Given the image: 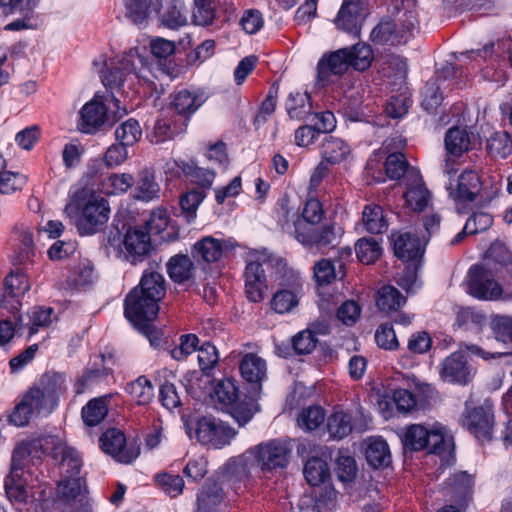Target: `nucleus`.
<instances>
[{"mask_svg":"<svg viewBox=\"0 0 512 512\" xmlns=\"http://www.w3.org/2000/svg\"><path fill=\"white\" fill-rule=\"evenodd\" d=\"M66 376L55 371L45 372L22 396L9 415V422L26 426L34 416H48L58 406L66 391Z\"/></svg>","mask_w":512,"mask_h":512,"instance_id":"f257e3e1","label":"nucleus"},{"mask_svg":"<svg viewBox=\"0 0 512 512\" xmlns=\"http://www.w3.org/2000/svg\"><path fill=\"white\" fill-rule=\"evenodd\" d=\"M272 267L276 268L273 280L279 286L295 287L298 284V273L286 262L265 253H255L247 260L244 271L245 294L249 301L258 303L264 299L268 288L265 269Z\"/></svg>","mask_w":512,"mask_h":512,"instance_id":"f03ea898","label":"nucleus"},{"mask_svg":"<svg viewBox=\"0 0 512 512\" xmlns=\"http://www.w3.org/2000/svg\"><path fill=\"white\" fill-rule=\"evenodd\" d=\"M64 212L74 220L80 234L92 235L108 222L110 207L105 198L80 189L74 193Z\"/></svg>","mask_w":512,"mask_h":512,"instance_id":"7ed1b4c3","label":"nucleus"},{"mask_svg":"<svg viewBox=\"0 0 512 512\" xmlns=\"http://www.w3.org/2000/svg\"><path fill=\"white\" fill-rule=\"evenodd\" d=\"M31 453L41 451L43 454L50 455L59 467L63 477L78 476L82 466V460L79 453L68 447L59 437L53 435H43L32 440L26 441Z\"/></svg>","mask_w":512,"mask_h":512,"instance_id":"20e7f679","label":"nucleus"},{"mask_svg":"<svg viewBox=\"0 0 512 512\" xmlns=\"http://www.w3.org/2000/svg\"><path fill=\"white\" fill-rule=\"evenodd\" d=\"M257 470L271 472L285 468L290 461L292 446L287 439H272L247 450Z\"/></svg>","mask_w":512,"mask_h":512,"instance_id":"39448f33","label":"nucleus"},{"mask_svg":"<svg viewBox=\"0 0 512 512\" xmlns=\"http://www.w3.org/2000/svg\"><path fill=\"white\" fill-rule=\"evenodd\" d=\"M467 292L476 299L494 301L502 298V287L483 266L472 265L466 277Z\"/></svg>","mask_w":512,"mask_h":512,"instance_id":"423d86ee","label":"nucleus"},{"mask_svg":"<svg viewBox=\"0 0 512 512\" xmlns=\"http://www.w3.org/2000/svg\"><path fill=\"white\" fill-rule=\"evenodd\" d=\"M29 454H31V451L26 441L21 442L15 447L11 460V472L4 481L8 498L23 504L27 503L30 498V492L21 480L23 461Z\"/></svg>","mask_w":512,"mask_h":512,"instance_id":"0eeeda50","label":"nucleus"},{"mask_svg":"<svg viewBox=\"0 0 512 512\" xmlns=\"http://www.w3.org/2000/svg\"><path fill=\"white\" fill-rule=\"evenodd\" d=\"M120 243L123 246L121 253L124 259L132 265L146 260L153 250L150 232L143 226L129 228Z\"/></svg>","mask_w":512,"mask_h":512,"instance_id":"6e6552de","label":"nucleus"},{"mask_svg":"<svg viewBox=\"0 0 512 512\" xmlns=\"http://www.w3.org/2000/svg\"><path fill=\"white\" fill-rule=\"evenodd\" d=\"M158 312L159 302L137 289H132L125 297L124 314L134 326L154 321Z\"/></svg>","mask_w":512,"mask_h":512,"instance_id":"1a4fd4ad","label":"nucleus"},{"mask_svg":"<svg viewBox=\"0 0 512 512\" xmlns=\"http://www.w3.org/2000/svg\"><path fill=\"white\" fill-rule=\"evenodd\" d=\"M236 431L228 424L210 417H202L197 421L196 437L199 442L222 448L230 444Z\"/></svg>","mask_w":512,"mask_h":512,"instance_id":"9d476101","label":"nucleus"},{"mask_svg":"<svg viewBox=\"0 0 512 512\" xmlns=\"http://www.w3.org/2000/svg\"><path fill=\"white\" fill-rule=\"evenodd\" d=\"M256 470L255 463L246 451L226 463L223 477L236 493H240L247 488Z\"/></svg>","mask_w":512,"mask_h":512,"instance_id":"9b49d317","label":"nucleus"},{"mask_svg":"<svg viewBox=\"0 0 512 512\" xmlns=\"http://www.w3.org/2000/svg\"><path fill=\"white\" fill-rule=\"evenodd\" d=\"M461 422L471 434L479 441H489L492 438L494 414L491 406H478L466 409Z\"/></svg>","mask_w":512,"mask_h":512,"instance_id":"f8f14e48","label":"nucleus"},{"mask_svg":"<svg viewBox=\"0 0 512 512\" xmlns=\"http://www.w3.org/2000/svg\"><path fill=\"white\" fill-rule=\"evenodd\" d=\"M4 286V294L0 300V311L7 310L9 313L16 315L21 306L19 297L30 289L28 278L21 272H11L6 276ZM0 316L3 317L5 314L0 312ZM19 320L21 318L15 316V321L18 322Z\"/></svg>","mask_w":512,"mask_h":512,"instance_id":"ddd939ff","label":"nucleus"},{"mask_svg":"<svg viewBox=\"0 0 512 512\" xmlns=\"http://www.w3.org/2000/svg\"><path fill=\"white\" fill-rule=\"evenodd\" d=\"M473 376L474 369L462 351L450 354L441 364L440 377L445 382L466 385Z\"/></svg>","mask_w":512,"mask_h":512,"instance_id":"4468645a","label":"nucleus"},{"mask_svg":"<svg viewBox=\"0 0 512 512\" xmlns=\"http://www.w3.org/2000/svg\"><path fill=\"white\" fill-rule=\"evenodd\" d=\"M479 175L472 170L464 171L457 179L456 184L450 183L447 187L449 197L460 204L472 202L481 191Z\"/></svg>","mask_w":512,"mask_h":512,"instance_id":"2eb2a0df","label":"nucleus"},{"mask_svg":"<svg viewBox=\"0 0 512 512\" xmlns=\"http://www.w3.org/2000/svg\"><path fill=\"white\" fill-rule=\"evenodd\" d=\"M363 15L364 7L360 0H343L334 23L339 29L353 35H358Z\"/></svg>","mask_w":512,"mask_h":512,"instance_id":"dca6fc26","label":"nucleus"},{"mask_svg":"<svg viewBox=\"0 0 512 512\" xmlns=\"http://www.w3.org/2000/svg\"><path fill=\"white\" fill-rule=\"evenodd\" d=\"M394 254L402 261H414L424 253V244L420 237L411 232L392 234Z\"/></svg>","mask_w":512,"mask_h":512,"instance_id":"f3484780","label":"nucleus"},{"mask_svg":"<svg viewBox=\"0 0 512 512\" xmlns=\"http://www.w3.org/2000/svg\"><path fill=\"white\" fill-rule=\"evenodd\" d=\"M102 450L122 463L132 462L138 455L125 449V435L122 431L111 428L100 437Z\"/></svg>","mask_w":512,"mask_h":512,"instance_id":"a211bd4d","label":"nucleus"},{"mask_svg":"<svg viewBox=\"0 0 512 512\" xmlns=\"http://www.w3.org/2000/svg\"><path fill=\"white\" fill-rule=\"evenodd\" d=\"M233 248L234 243L231 240H219L206 236L194 244V256L207 263H213Z\"/></svg>","mask_w":512,"mask_h":512,"instance_id":"6ab92c4d","label":"nucleus"},{"mask_svg":"<svg viewBox=\"0 0 512 512\" xmlns=\"http://www.w3.org/2000/svg\"><path fill=\"white\" fill-rule=\"evenodd\" d=\"M474 480L465 471L455 473L448 479L445 495L450 496L459 506H466L471 499Z\"/></svg>","mask_w":512,"mask_h":512,"instance_id":"aec40b11","label":"nucleus"},{"mask_svg":"<svg viewBox=\"0 0 512 512\" xmlns=\"http://www.w3.org/2000/svg\"><path fill=\"white\" fill-rule=\"evenodd\" d=\"M79 129L84 133L96 132L106 121V106L97 100L86 103L80 112Z\"/></svg>","mask_w":512,"mask_h":512,"instance_id":"412c9836","label":"nucleus"},{"mask_svg":"<svg viewBox=\"0 0 512 512\" xmlns=\"http://www.w3.org/2000/svg\"><path fill=\"white\" fill-rule=\"evenodd\" d=\"M125 16L135 25L144 26L153 13H158L161 0H124Z\"/></svg>","mask_w":512,"mask_h":512,"instance_id":"4be33fe9","label":"nucleus"},{"mask_svg":"<svg viewBox=\"0 0 512 512\" xmlns=\"http://www.w3.org/2000/svg\"><path fill=\"white\" fill-rule=\"evenodd\" d=\"M349 58L346 50L339 49L328 56H324L318 63V78L328 81L330 76H340L349 69Z\"/></svg>","mask_w":512,"mask_h":512,"instance_id":"5701e85b","label":"nucleus"},{"mask_svg":"<svg viewBox=\"0 0 512 512\" xmlns=\"http://www.w3.org/2000/svg\"><path fill=\"white\" fill-rule=\"evenodd\" d=\"M135 187L132 192L134 199L150 202L159 198L160 185L156 182L155 172L151 168H144L139 171Z\"/></svg>","mask_w":512,"mask_h":512,"instance_id":"b1692460","label":"nucleus"},{"mask_svg":"<svg viewBox=\"0 0 512 512\" xmlns=\"http://www.w3.org/2000/svg\"><path fill=\"white\" fill-rule=\"evenodd\" d=\"M361 221L365 231L370 234H383L389 227L387 213L382 206L375 203L367 204L364 207Z\"/></svg>","mask_w":512,"mask_h":512,"instance_id":"393cba45","label":"nucleus"},{"mask_svg":"<svg viewBox=\"0 0 512 512\" xmlns=\"http://www.w3.org/2000/svg\"><path fill=\"white\" fill-rule=\"evenodd\" d=\"M242 378L257 387L266 378L265 361L253 353H247L243 356L239 366Z\"/></svg>","mask_w":512,"mask_h":512,"instance_id":"a878e982","label":"nucleus"},{"mask_svg":"<svg viewBox=\"0 0 512 512\" xmlns=\"http://www.w3.org/2000/svg\"><path fill=\"white\" fill-rule=\"evenodd\" d=\"M105 66V69L99 71L100 77L103 85L111 89L122 86L126 74L132 73L135 70L130 56L123 57L119 61V66H113L112 63L110 66L107 64Z\"/></svg>","mask_w":512,"mask_h":512,"instance_id":"bb28decb","label":"nucleus"},{"mask_svg":"<svg viewBox=\"0 0 512 512\" xmlns=\"http://www.w3.org/2000/svg\"><path fill=\"white\" fill-rule=\"evenodd\" d=\"M385 173L391 180H399L404 176L418 179V171L411 167L402 152H390L384 163Z\"/></svg>","mask_w":512,"mask_h":512,"instance_id":"cd10ccee","label":"nucleus"},{"mask_svg":"<svg viewBox=\"0 0 512 512\" xmlns=\"http://www.w3.org/2000/svg\"><path fill=\"white\" fill-rule=\"evenodd\" d=\"M133 289L160 302L166 294V283L161 273L147 269L144 271L139 285Z\"/></svg>","mask_w":512,"mask_h":512,"instance_id":"c85d7f7f","label":"nucleus"},{"mask_svg":"<svg viewBox=\"0 0 512 512\" xmlns=\"http://www.w3.org/2000/svg\"><path fill=\"white\" fill-rule=\"evenodd\" d=\"M112 398L111 394L91 399L82 408V419L88 426H96L100 424L108 414V405Z\"/></svg>","mask_w":512,"mask_h":512,"instance_id":"c756f323","label":"nucleus"},{"mask_svg":"<svg viewBox=\"0 0 512 512\" xmlns=\"http://www.w3.org/2000/svg\"><path fill=\"white\" fill-rule=\"evenodd\" d=\"M167 272L175 283H183L194 275V264L188 255L177 254L167 262Z\"/></svg>","mask_w":512,"mask_h":512,"instance_id":"7c9ffc66","label":"nucleus"},{"mask_svg":"<svg viewBox=\"0 0 512 512\" xmlns=\"http://www.w3.org/2000/svg\"><path fill=\"white\" fill-rule=\"evenodd\" d=\"M329 438L341 440L353 431L352 417L344 411H334L326 422Z\"/></svg>","mask_w":512,"mask_h":512,"instance_id":"2f4dec72","label":"nucleus"},{"mask_svg":"<svg viewBox=\"0 0 512 512\" xmlns=\"http://www.w3.org/2000/svg\"><path fill=\"white\" fill-rule=\"evenodd\" d=\"M286 111L291 119L304 120L312 114L310 95L307 92H292L285 103Z\"/></svg>","mask_w":512,"mask_h":512,"instance_id":"473e14b6","label":"nucleus"},{"mask_svg":"<svg viewBox=\"0 0 512 512\" xmlns=\"http://www.w3.org/2000/svg\"><path fill=\"white\" fill-rule=\"evenodd\" d=\"M493 224V217L486 212L473 213L465 223L462 231L451 241V245L460 243L467 235L477 234L489 229Z\"/></svg>","mask_w":512,"mask_h":512,"instance_id":"72a5a7b5","label":"nucleus"},{"mask_svg":"<svg viewBox=\"0 0 512 512\" xmlns=\"http://www.w3.org/2000/svg\"><path fill=\"white\" fill-rule=\"evenodd\" d=\"M427 436H429V426L412 424L406 427L402 437L404 449L409 451L424 450L427 447Z\"/></svg>","mask_w":512,"mask_h":512,"instance_id":"f704fd0d","label":"nucleus"},{"mask_svg":"<svg viewBox=\"0 0 512 512\" xmlns=\"http://www.w3.org/2000/svg\"><path fill=\"white\" fill-rule=\"evenodd\" d=\"M350 154V147L340 138L328 136L322 145V157L325 162L337 164Z\"/></svg>","mask_w":512,"mask_h":512,"instance_id":"c9c22d12","label":"nucleus"},{"mask_svg":"<svg viewBox=\"0 0 512 512\" xmlns=\"http://www.w3.org/2000/svg\"><path fill=\"white\" fill-rule=\"evenodd\" d=\"M204 100L201 95L188 89H182L175 93L173 106L178 114L189 116L193 114Z\"/></svg>","mask_w":512,"mask_h":512,"instance_id":"e433bc0d","label":"nucleus"},{"mask_svg":"<svg viewBox=\"0 0 512 512\" xmlns=\"http://www.w3.org/2000/svg\"><path fill=\"white\" fill-rule=\"evenodd\" d=\"M303 473L306 481L311 486H319L325 483L330 477L327 463L319 457L308 459L304 465Z\"/></svg>","mask_w":512,"mask_h":512,"instance_id":"4c0bfd02","label":"nucleus"},{"mask_svg":"<svg viewBox=\"0 0 512 512\" xmlns=\"http://www.w3.org/2000/svg\"><path fill=\"white\" fill-rule=\"evenodd\" d=\"M406 302L401 292L392 285H385L378 290L376 305L381 311H396Z\"/></svg>","mask_w":512,"mask_h":512,"instance_id":"58836bf2","label":"nucleus"},{"mask_svg":"<svg viewBox=\"0 0 512 512\" xmlns=\"http://www.w3.org/2000/svg\"><path fill=\"white\" fill-rule=\"evenodd\" d=\"M470 138L466 129L459 127L450 128L445 135V147L447 153L453 156H460L468 151Z\"/></svg>","mask_w":512,"mask_h":512,"instance_id":"ea45409f","label":"nucleus"},{"mask_svg":"<svg viewBox=\"0 0 512 512\" xmlns=\"http://www.w3.org/2000/svg\"><path fill=\"white\" fill-rule=\"evenodd\" d=\"M366 460L374 468L386 467L391 462L388 444L383 439L371 441L365 452Z\"/></svg>","mask_w":512,"mask_h":512,"instance_id":"a19ab883","label":"nucleus"},{"mask_svg":"<svg viewBox=\"0 0 512 512\" xmlns=\"http://www.w3.org/2000/svg\"><path fill=\"white\" fill-rule=\"evenodd\" d=\"M224 498L222 487L216 481L208 479L197 495V503L200 508L209 509L221 504Z\"/></svg>","mask_w":512,"mask_h":512,"instance_id":"79ce46f5","label":"nucleus"},{"mask_svg":"<svg viewBox=\"0 0 512 512\" xmlns=\"http://www.w3.org/2000/svg\"><path fill=\"white\" fill-rule=\"evenodd\" d=\"M486 149L491 157L504 159L512 152V139L506 131L494 132L487 139Z\"/></svg>","mask_w":512,"mask_h":512,"instance_id":"37998d69","label":"nucleus"},{"mask_svg":"<svg viewBox=\"0 0 512 512\" xmlns=\"http://www.w3.org/2000/svg\"><path fill=\"white\" fill-rule=\"evenodd\" d=\"M343 50H346L348 54L350 67L358 71H364L370 67L373 60V52L369 45L357 43L351 48H343Z\"/></svg>","mask_w":512,"mask_h":512,"instance_id":"c03bdc74","label":"nucleus"},{"mask_svg":"<svg viewBox=\"0 0 512 512\" xmlns=\"http://www.w3.org/2000/svg\"><path fill=\"white\" fill-rule=\"evenodd\" d=\"M451 446V437H449L444 427L439 424L429 426V436H427V450L429 453L442 454L449 450Z\"/></svg>","mask_w":512,"mask_h":512,"instance_id":"a18cd8bd","label":"nucleus"},{"mask_svg":"<svg viewBox=\"0 0 512 512\" xmlns=\"http://www.w3.org/2000/svg\"><path fill=\"white\" fill-rule=\"evenodd\" d=\"M300 277L298 276V282ZM299 286V283L295 287L289 286L291 289H280L278 290L271 299L272 309L279 314L291 312L299 303L298 296L293 290Z\"/></svg>","mask_w":512,"mask_h":512,"instance_id":"49530a36","label":"nucleus"},{"mask_svg":"<svg viewBox=\"0 0 512 512\" xmlns=\"http://www.w3.org/2000/svg\"><path fill=\"white\" fill-rule=\"evenodd\" d=\"M413 179L415 184L412 185L405 193V202L411 209L415 211H422L428 205L430 193L422 184L419 174L418 179Z\"/></svg>","mask_w":512,"mask_h":512,"instance_id":"de8ad7c7","label":"nucleus"},{"mask_svg":"<svg viewBox=\"0 0 512 512\" xmlns=\"http://www.w3.org/2000/svg\"><path fill=\"white\" fill-rule=\"evenodd\" d=\"M356 256L363 264L374 263L382 253L380 243L371 237L360 238L355 244Z\"/></svg>","mask_w":512,"mask_h":512,"instance_id":"09e8293b","label":"nucleus"},{"mask_svg":"<svg viewBox=\"0 0 512 512\" xmlns=\"http://www.w3.org/2000/svg\"><path fill=\"white\" fill-rule=\"evenodd\" d=\"M126 391L139 405L148 404L154 396L152 384L145 376H140L129 383Z\"/></svg>","mask_w":512,"mask_h":512,"instance_id":"8fccbe9b","label":"nucleus"},{"mask_svg":"<svg viewBox=\"0 0 512 512\" xmlns=\"http://www.w3.org/2000/svg\"><path fill=\"white\" fill-rule=\"evenodd\" d=\"M142 135V130L137 120L128 119L115 130L116 140L126 146L134 145Z\"/></svg>","mask_w":512,"mask_h":512,"instance_id":"3c124183","label":"nucleus"},{"mask_svg":"<svg viewBox=\"0 0 512 512\" xmlns=\"http://www.w3.org/2000/svg\"><path fill=\"white\" fill-rule=\"evenodd\" d=\"M204 198L205 193L197 189L189 190L181 195L179 203L188 223L196 217V211Z\"/></svg>","mask_w":512,"mask_h":512,"instance_id":"603ef678","label":"nucleus"},{"mask_svg":"<svg viewBox=\"0 0 512 512\" xmlns=\"http://www.w3.org/2000/svg\"><path fill=\"white\" fill-rule=\"evenodd\" d=\"M325 419V412L320 406H309L301 411L298 416V426L306 431L318 428Z\"/></svg>","mask_w":512,"mask_h":512,"instance_id":"864d4df0","label":"nucleus"},{"mask_svg":"<svg viewBox=\"0 0 512 512\" xmlns=\"http://www.w3.org/2000/svg\"><path fill=\"white\" fill-rule=\"evenodd\" d=\"M134 182V177L129 173H113L105 179L103 185L106 193L119 195L127 192Z\"/></svg>","mask_w":512,"mask_h":512,"instance_id":"5fc2aeb1","label":"nucleus"},{"mask_svg":"<svg viewBox=\"0 0 512 512\" xmlns=\"http://www.w3.org/2000/svg\"><path fill=\"white\" fill-rule=\"evenodd\" d=\"M276 213L278 223L281 225L283 231L292 234V228L297 225L299 218L289 206V200L284 197L278 200L276 204Z\"/></svg>","mask_w":512,"mask_h":512,"instance_id":"6e6d98bb","label":"nucleus"},{"mask_svg":"<svg viewBox=\"0 0 512 512\" xmlns=\"http://www.w3.org/2000/svg\"><path fill=\"white\" fill-rule=\"evenodd\" d=\"M214 393L217 400L223 405L234 404L239 396L235 381L230 378L219 381L215 386Z\"/></svg>","mask_w":512,"mask_h":512,"instance_id":"4d7b16f0","label":"nucleus"},{"mask_svg":"<svg viewBox=\"0 0 512 512\" xmlns=\"http://www.w3.org/2000/svg\"><path fill=\"white\" fill-rule=\"evenodd\" d=\"M28 177L19 172L6 171L0 175V193L12 194L21 190L27 183Z\"/></svg>","mask_w":512,"mask_h":512,"instance_id":"13d9d810","label":"nucleus"},{"mask_svg":"<svg viewBox=\"0 0 512 512\" xmlns=\"http://www.w3.org/2000/svg\"><path fill=\"white\" fill-rule=\"evenodd\" d=\"M197 351L200 369L204 374L208 375L219 361L218 351L210 342L203 343Z\"/></svg>","mask_w":512,"mask_h":512,"instance_id":"bf43d9fd","label":"nucleus"},{"mask_svg":"<svg viewBox=\"0 0 512 512\" xmlns=\"http://www.w3.org/2000/svg\"><path fill=\"white\" fill-rule=\"evenodd\" d=\"M335 474L343 483L353 481L357 474L355 459L348 455L338 456L336 459Z\"/></svg>","mask_w":512,"mask_h":512,"instance_id":"052dcab7","label":"nucleus"},{"mask_svg":"<svg viewBox=\"0 0 512 512\" xmlns=\"http://www.w3.org/2000/svg\"><path fill=\"white\" fill-rule=\"evenodd\" d=\"M318 343L315 333L306 329L297 333L292 339V346L299 355L310 354Z\"/></svg>","mask_w":512,"mask_h":512,"instance_id":"680f3d73","label":"nucleus"},{"mask_svg":"<svg viewBox=\"0 0 512 512\" xmlns=\"http://www.w3.org/2000/svg\"><path fill=\"white\" fill-rule=\"evenodd\" d=\"M82 490L81 479L78 476L63 477L57 486V495L64 501H71L80 495Z\"/></svg>","mask_w":512,"mask_h":512,"instance_id":"e2e57ef3","label":"nucleus"},{"mask_svg":"<svg viewBox=\"0 0 512 512\" xmlns=\"http://www.w3.org/2000/svg\"><path fill=\"white\" fill-rule=\"evenodd\" d=\"M314 278L319 285L332 283L337 276L335 262L330 259H321L313 267Z\"/></svg>","mask_w":512,"mask_h":512,"instance_id":"0e129e2a","label":"nucleus"},{"mask_svg":"<svg viewBox=\"0 0 512 512\" xmlns=\"http://www.w3.org/2000/svg\"><path fill=\"white\" fill-rule=\"evenodd\" d=\"M491 328L497 340L512 344V317H494L491 321Z\"/></svg>","mask_w":512,"mask_h":512,"instance_id":"69168bd1","label":"nucleus"},{"mask_svg":"<svg viewBox=\"0 0 512 512\" xmlns=\"http://www.w3.org/2000/svg\"><path fill=\"white\" fill-rule=\"evenodd\" d=\"M54 310L51 307H36L30 316L31 327L30 336L35 334L40 328H46L53 322Z\"/></svg>","mask_w":512,"mask_h":512,"instance_id":"338daca9","label":"nucleus"},{"mask_svg":"<svg viewBox=\"0 0 512 512\" xmlns=\"http://www.w3.org/2000/svg\"><path fill=\"white\" fill-rule=\"evenodd\" d=\"M156 480L163 491L171 497H177L183 491L184 480L179 475L163 473L157 475Z\"/></svg>","mask_w":512,"mask_h":512,"instance_id":"774afa93","label":"nucleus"}]
</instances>
